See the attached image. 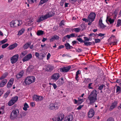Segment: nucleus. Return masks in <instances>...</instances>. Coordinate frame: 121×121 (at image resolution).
<instances>
[{
	"mask_svg": "<svg viewBox=\"0 0 121 121\" xmlns=\"http://www.w3.org/2000/svg\"><path fill=\"white\" fill-rule=\"evenodd\" d=\"M70 35L71 37V38H76L78 35L77 34L74 33H72L71 34H70Z\"/></svg>",
	"mask_w": 121,
	"mask_h": 121,
	"instance_id": "72a5a7b5",
	"label": "nucleus"
},
{
	"mask_svg": "<svg viewBox=\"0 0 121 121\" xmlns=\"http://www.w3.org/2000/svg\"><path fill=\"white\" fill-rule=\"evenodd\" d=\"M74 104H77L78 103V100H77L76 99H74Z\"/></svg>",
	"mask_w": 121,
	"mask_h": 121,
	"instance_id": "e2e57ef3",
	"label": "nucleus"
},
{
	"mask_svg": "<svg viewBox=\"0 0 121 121\" xmlns=\"http://www.w3.org/2000/svg\"><path fill=\"white\" fill-rule=\"evenodd\" d=\"M53 69V67L50 65H48L46 68V70L47 71H51Z\"/></svg>",
	"mask_w": 121,
	"mask_h": 121,
	"instance_id": "a878e982",
	"label": "nucleus"
},
{
	"mask_svg": "<svg viewBox=\"0 0 121 121\" xmlns=\"http://www.w3.org/2000/svg\"><path fill=\"white\" fill-rule=\"evenodd\" d=\"M121 26V20L118 19L117 21L116 26L118 27Z\"/></svg>",
	"mask_w": 121,
	"mask_h": 121,
	"instance_id": "c9c22d12",
	"label": "nucleus"
},
{
	"mask_svg": "<svg viewBox=\"0 0 121 121\" xmlns=\"http://www.w3.org/2000/svg\"><path fill=\"white\" fill-rule=\"evenodd\" d=\"M77 39L81 43H84V41L81 38H77Z\"/></svg>",
	"mask_w": 121,
	"mask_h": 121,
	"instance_id": "a19ab883",
	"label": "nucleus"
},
{
	"mask_svg": "<svg viewBox=\"0 0 121 121\" xmlns=\"http://www.w3.org/2000/svg\"><path fill=\"white\" fill-rule=\"evenodd\" d=\"M48 18V17L46 14L44 15H41L39 16L38 19L36 20V21L38 22H39L41 21Z\"/></svg>",
	"mask_w": 121,
	"mask_h": 121,
	"instance_id": "6e6552de",
	"label": "nucleus"
},
{
	"mask_svg": "<svg viewBox=\"0 0 121 121\" xmlns=\"http://www.w3.org/2000/svg\"><path fill=\"white\" fill-rule=\"evenodd\" d=\"M18 99V97L17 96L13 97L8 102V105L9 106L12 105L17 101Z\"/></svg>",
	"mask_w": 121,
	"mask_h": 121,
	"instance_id": "20e7f679",
	"label": "nucleus"
},
{
	"mask_svg": "<svg viewBox=\"0 0 121 121\" xmlns=\"http://www.w3.org/2000/svg\"><path fill=\"white\" fill-rule=\"evenodd\" d=\"M27 12V11L26 10H24L22 12V13L24 15L26 14Z\"/></svg>",
	"mask_w": 121,
	"mask_h": 121,
	"instance_id": "bf43d9fd",
	"label": "nucleus"
},
{
	"mask_svg": "<svg viewBox=\"0 0 121 121\" xmlns=\"http://www.w3.org/2000/svg\"><path fill=\"white\" fill-rule=\"evenodd\" d=\"M64 47V46L63 45H61L58 48V49H60L61 48H63Z\"/></svg>",
	"mask_w": 121,
	"mask_h": 121,
	"instance_id": "774afa93",
	"label": "nucleus"
},
{
	"mask_svg": "<svg viewBox=\"0 0 121 121\" xmlns=\"http://www.w3.org/2000/svg\"><path fill=\"white\" fill-rule=\"evenodd\" d=\"M17 44L16 43H15L9 46L8 48H9L10 50H12L17 47Z\"/></svg>",
	"mask_w": 121,
	"mask_h": 121,
	"instance_id": "4be33fe9",
	"label": "nucleus"
},
{
	"mask_svg": "<svg viewBox=\"0 0 121 121\" xmlns=\"http://www.w3.org/2000/svg\"><path fill=\"white\" fill-rule=\"evenodd\" d=\"M44 32L42 30H39L37 31V35L38 36H40L44 34Z\"/></svg>",
	"mask_w": 121,
	"mask_h": 121,
	"instance_id": "c85d7f7f",
	"label": "nucleus"
},
{
	"mask_svg": "<svg viewBox=\"0 0 121 121\" xmlns=\"http://www.w3.org/2000/svg\"><path fill=\"white\" fill-rule=\"evenodd\" d=\"M48 108L50 110L55 111L58 109V106L53 103H51L48 106Z\"/></svg>",
	"mask_w": 121,
	"mask_h": 121,
	"instance_id": "7ed1b4c3",
	"label": "nucleus"
},
{
	"mask_svg": "<svg viewBox=\"0 0 121 121\" xmlns=\"http://www.w3.org/2000/svg\"><path fill=\"white\" fill-rule=\"evenodd\" d=\"M99 36H100L101 37L103 36H104L105 34H102L101 33H99L98 34H97Z\"/></svg>",
	"mask_w": 121,
	"mask_h": 121,
	"instance_id": "4d7b16f0",
	"label": "nucleus"
},
{
	"mask_svg": "<svg viewBox=\"0 0 121 121\" xmlns=\"http://www.w3.org/2000/svg\"><path fill=\"white\" fill-rule=\"evenodd\" d=\"M7 81L6 79H3L0 83V87H3L6 83Z\"/></svg>",
	"mask_w": 121,
	"mask_h": 121,
	"instance_id": "b1692460",
	"label": "nucleus"
},
{
	"mask_svg": "<svg viewBox=\"0 0 121 121\" xmlns=\"http://www.w3.org/2000/svg\"><path fill=\"white\" fill-rule=\"evenodd\" d=\"M92 83H89L88 84V88L89 89H93V88L91 86L92 85Z\"/></svg>",
	"mask_w": 121,
	"mask_h": 121,
	"instance_id": "09e8293b",
	"label": "nucleus"
},
{
	"mask_svg": "<svg viewBox=\"0 0 121 121\" xmlns=\"http://www.w3.org/2000/svg\"><path fill=\"white\" fill-rule=\"evenodd\" d=\"M97 91L95 89H94L91 91L88 97L90 104L92 105L96 102L97 99Z\"/></svg>",
	"mask_w": 121,
	"mask_h": 121,
	"instance_id": "f257e3e1",
	"label": "nucleus"
},
{
	"mask_svg": "<svg viewBox=\"0 0 121 121\" xmlns=\"http://www.w3.org/2000/svg\"><path fill=\"white\" fill-rule=\"evenodd\" d=\"M19 56L18 54H16L10 58L11 63L13 64L17 62Z\"/></svg>",
	"mask_w": 121,
	"mask_h": 121,
	"instance_id": "39448f33",
	"label": "nucleus"
},
{
	"mask_svg": "<svg viewBox=\"0 0 121 121\" xmlns=\"http://www.w3.org/2000/svg\"><path fill=\"white\" fill-rule=\"evenodd\" d=\"M95 114V112L94 109L93 108H91L88 112V116L89 118H91Z\"/></svg>",
	"mask_w": 121,
	"mask_h": 121,
	"instance_id": "9b49d317",
	"label": "nucleus"
},
{
	"mask_svg": "<svg viewBox=\"0 0 121 121\" xmlns=\"http://www.w3.org/2000/svg\"><path fill=\"white\" fill-rule=\"evenodd\" d=\"M59 39V37L56 35H55L52 36L51 39H50V42H52L53 40L55 39L58 40Z\"/></svg>",
	"mask_w": 121,
	"mask_h": 121,
	"instance_id": "412c9836",
	"label": "nucleus"
},
{
	"mask_svg": "<svg viewBox=\"0 0 121 121\" xmlns=\"http://www.w3.org/2000/svg\"><path fill=\"white\" fill-rule=\"evenodd\" d=\"M81 73V71L80 70H78L77 71L76 74V76L75 77V79L77 81V82H78V75L79 74Z\"/></svg>",
	"mask_w": 121,
	"mask_h": 121,
	"instance_id": "bb28decb",
	"label": "nucleus"
},
{
	"mask_svg": "<svg viewBox=\"0 0 121 121\" xmlns=\"http://www.w3.org/2000/svg\"><path fill=\"white\" fill-rule=\"evenodd\" d=\"M73 119V116L71 114L67 115L64 118V121H71Z\"/></svg>",
	"mask_w": 121,
	"mask_h": 121,
	"instance_id": "ddd939ff",
	"label": "nucleus"
},
{
	"mask_svg": "<svg viewBox=\"0 0 121 121\" xmlns=\"http://www.w3.org/2000/svg\"><path fill=\"white\" fill-rule=\"evenodd\" d=\"M9 45V44L8 43H6L5 44L3 45L2 46V47L3 48H5L7 47Z\"/></svg>",
	"mask_w": 121,
	"mask_h": 121,
	"instance_id": "de8ad7c7",
	"label": "nucleus"
},
{
	"mask_svg": "<svg viewBox=\"0 0 121 121\" xmlns=\"http://www.w3.org/2000/svg\"><path fill=\"white\" fill-rule=\"evenodd\" d=\"M14 79L13 78H11L9 80L7 84V87L8 88H10L12 86L14 81Z\"/></svg>",
	"mask_w": 121,
	"mask_h": 121,
	"instance_id": "dca6fc26",
	"label": "nucleus"
},
{
	"mask_svg": "<svg viewBox=\"0 0 121 121\" xmlns=\"http://www.w3.org/2000/svg\"><path fill=\"white\" fill-rule=\"evenodd\" d=\"M93 39L95 40V43H99L101 41V40L100 39Z\"/></svg>",
	"mask_w": 121,
	"mask_h": 121,
	"instance_id": "4c0bfd02",
	"label": "nucleus"
},
{
	"mask_svg": "<svg viewBox=\"0 0 121 121\" xmlns=\"http://www.w3.org/2000/svg\"><path fill=\"white\" fill-rule=\"evenodd\" d=\"M30 58V53L28 54L27 56H25L22 59L23 62H25L28 60Z\"/></svg>",
	"mask_w": 121,
	"mask_h": 121,
	"instance_id": "5701e85b",
	"label": "nucleus"
},
{
	"mask_svg": "<svg viewBox=\"0 0 121 121\" xmlns=\"http://www.w3.org/2000/svg\"><path fill=\"white\" fill-rule=\"evenodd\" d=\"M9 92H7L4 95V99H5L8 96V95L9 94Z\"/></svg>",
	"mask_w": 121,
	"mask_h": 121,
	"instance_id": "8fccbe9b",
	"label": "nucleus"
},
{
	"mask_svg": "<svg viewBox=\"0 0 121 121\" xmlns=\"http://www.w3.org/2000/svg\"><path fill=\"white\" fill-rule=\"evenodd\" d=\"M117 104L118 102L117 101H115L113 102L112 103L109 108V110L111 111L115 108L117 106Z\"/></svg>",
	"mask_w": 121,
	"mask_h": 121,
	"instance_id": "f8f14e48",
	"label": "nucleus"
},
{
	"mask_svg": "<svg viewBox=\"0 0 121 121\" xmlns=\"http://www.w3.org/2000/svg\"><path fill=\"white\" fill-rule=\"evenodd\" d=\"M104 86V85L102 84V85H100L98 88V89L99 90H102Z\"/></svg>",
	"mask_w": 121,
	"mask_h": 121,
	"instance_id": "a18cd8bd",
	"label": "nucleus"
},
{
	"mask_svg": "<svg viewBox=\"0 0 121 121\" xmlns=\"http://www.w3.org/2000/svg\"><path fill=\"white\" fill-rule=\"evenodd\" d=\"M7 75V73H4L3 74L2 76L0 78V79L2 80L5 78Z\"/></svg>",
	"mask_w": 121,
	"mask_h": 121,
	"instance_id": "37998d69",
	"label": "nucleus"
},
{
	"mask_svg": "<svg viewBox=\"0 0 121 121\" xmlns=\"http://www.w3.org/2000/svg\"><path fill=\"white\" fill-rule=\"evenodd\" d=\"M84 45L86 46H89L91 45H95V42L94 41L92 42H84Z\"/></svg>",
	"mask_w": 121,
	"mask_h": 121,
	"instance_id": "6ab92c4d",
	"label": "nucleus"
},
{
	"mask_svg": "<svg viewBox=\"0 0 121 121\" xmlns=\"http://www.w3.org/2000/svg\"><path fill=\"white\" fill-rule=\"evenodd\" d=\"M35 56L37 57H39V55L38 53L37 52H36L35 53Z\"/></svg>",
	"mask_w": 121,
	"mask_h": 121,
	"instance_id": "680f3d73",
	"label": "nucleus"
},
{
	"mask_svg": "<svg viewBox=\"0 0 121 121\" xmlns=\"http://www.w3.org/2000/svg\"><path fill=\"white\" fill-rule=\"evenodd\" d=\"M84 42H86V41H88L89 40H91V39H89L87 37H84Z\"/></svg>",
	"mask_w": 121,
	"mask_h": 121,
	"instance_id": "79ce46f5",
	"label": "nucleus"
},
{
	"mask_svg": "<svg viewBox=\"0 0 121 121\" xmlns=\"http://www.w3.org/2000/svg\"><path fill=\"white\" fill-rule=\"evenodd\" d=\"M51 55L50 53H48V54L47 56V59L48 60L49 58L50 57V56Z\"/></svg>",
	"mask_w": 121,
	"mask_h": 121,
	"instance_id": "69168bd1",
	"label": "nucleus"
},
{
	"mask_svg": "<svg viewBox=\"0 0 121 121\" xmlns=\"http://www.w3.org/2000/svg\"><path fill=\"white\" fill-rule=\"evenodd\" d=\"M83 106V105H80L77 108V109L78 110H79L81 109Z\"/></svg>",
	"mask_w": 121,
	"mask_h": 121,
	"instance_id": "0e129e2a",
	"label": "nucleus"
},
{
	"mask_svg": "<svg viewBox=\"0 0 121 121\" xmlns=\"http://www.w3.org/2000/svg\"><path fill=\"white\" fill-rule=\"evenodd\" d=\"M19 112L18 109H16L12 111L11 113L10 117L11 119H14L17 117Z\"/></svg>",
	"mask_w": 121,
	"mask_h": 121,
	"instance_id": "f03ea898",
	"label": "nucleus"
},
{
	"mask_svg": "<svg viewBox=\"0 0 121 121\" xmlns=\"http://www.w3.org/2000/svg\"><path fill=\"white\" fill-rule=\"evenodd\" d=\"M80 26L81 27V29L82 31L83 30L86 28V26L85 25V24L83 23L81 24L80 25Z\"/></svg>",
	"mask_w": 121,
	"mask_h": 121,
	"instance_id": "7c9ffc66",
	"label": "nucleus"
},
{
	"mask_svg": "<svg viewBox=\"0 0 121 121\" xmlns=\"http://www.w3.org/2000/svg\"><path fill=\"white\" fill-rule=\"evenodd\" d=\"M18 20H16L14 21H12L10 22V25L11 27L17 26H18Z\"/></svg>",
	"mask_w": 121,
	"mask_h": 121,
	"instance_id": "4468645a",
	"label": "nucleus"
},
{
	"mask_svg": "<svg viewBox=\"0 0 121 121\" xmlns=\"http://www.w3.org/2000/svg\"><path fill=\"white\" fill-rule=\"evenodd\" d=\"M30 42L26 43L24 45L23 47L25 49L27 48L30 46Z\"/></svg>",
	"mask_w": 121,
	"mask_h": 121,
	"instance_id": "c756f323",
	"label": "nucleus"
},
{
	"mask_svg": "<svg viewBox=\"0 0 121 121\" xmlns=\"http://www.w3.org/2000/svg\"><path fill=\"white\" fill-rule=\"evenodd\" d=\"M108 21L110 24H112L113 23L114 20V19H112L111 18H110L108 20Z\"/></svg>",
	"mask_w": 121,
	"mask_h": 121,
	"instance_id": "ea45409f",
	"label": "nucleus"
},
{
	"mask_svg": "<svg viewBox=\"0 0 121 121\" xmlns=\"http://www.w3.org/2000/svg\"><path fill=\"white\" fill-rule=\"evenodd\" d=\"M71 68L70 66L61 68L60 69V71L61 72H67L69 71Z\"/></svg>",
	"mask_w": 121,
	"mask_h": 121,
	"instance_id": "9d476101",
	"label": "nucleus"
},
{
	"mask_svg": "<svg viewBox=\"0 0 121 121\" xmlns=\"http://www.w3.org/2000/svg\"><path fill=\"white\" fill-rule=\"evenodd\" d=\"M27 53V52L26 51L23 52L21 53V54L20 56V57L21 58H22Z\"/></svg>",
	"mask_w": 121,
	"mask_h": 121,
	"instance_id": "2f4dec72",
	"label": "nucleus"
},
{
	"mask_svg": "<svg viewBox=\"0 0 121 121\" xmlns=\"http://www.w3.org/2000/svg\"><path fill=\"white\" fill-rule=\"evenodd\" d=\"M30 66H29L26 69V72L27 73H30Z\"/></svg>",
	"mask_w": 121,
	"mask_h": 121,
	"instance_id": "603ef678",
	"label": "nucleus"
},
{
	"mask_svg": "<svg viewBox=\"0 0 121 121\" xmlns=\"http://www.w3.org/2000/svg\"><path fill=\"white\" fill-rule=\"evenodd\" d=\"M32 99L34 100L36 102H39L42 100L43 99L42 96H38L37 95H34L32 96Z\"/></svg>",
	"mask_w": 121,
	"mask_h": 121,
	"instance_id": "423d86ee",
	"label": "nucleus"
},
{
	"mask_svg": "<svg viewBox=\"0 0 121 121\" xmlns=\"http://www.w3.org/2000/svg\"><path fill=\"white\" fill-rule=\"evenodd\" d=\"M35 77L33 76H31V84L34 82L35 81Z\"/></svg>",
	"mask_w": 121,
	"mask_h": 121,
	"instance_id": "f704fd0d",
	"label": "nucleus"
},
{
	"mask_svg": "<svg viewBox=\"0 0 121 121\" xmlns=\"http://www.w3.org/2000/svg\"><path fill=\"white\" fill-rule=\"evenodd\" d=\"M107 121H114V119L110 117L108 119Z\"/></svg>",
	"mask_w": 121,
	"mask_h": 121,
	"instance_id": "864d4df0",
	"label": "nucleus"
},
{
	"mask_svg": "<svg viewBox=\"0 0 121 121\" xmlns=\"http://www.w3.org/2000/svg\"><path fill=\"white\" fill-rule=\"evenodd\" d=\"M46 14L48 18L54 16L55 14V12L52 11L50 12H49Z\"/></svg>",
	"mask_w": 121,
	"mask_h": 121,
	"instance_id": "f3484780",
	"label": "nucleus"
},
{
	"mask_svg": "<svg viewBox=\"0 0 121 121\" xmlns=\"http://www.w3.org/2000/svg\"><path fill=\"white\" fill-rule=\"evenodd\" d=\"M116 87H117V89L116 90V93H120L121 92V87L119 86L116 85L115 86Z\"/></svg>",
	"mask_w": 121,
	"mask_h": 121,
	"instance_id": "cd10ccee",
	"label": "nucleus"
},
{
	"mask_svg": "<svg viewBox=\"0 0 121 121\" xmlns=\"http://www.w3.org/2000/svg\"><path fill=\"white\" fill-rule=\"evenodd\" d=\"M24 82L26 85H29L30 84V76L25 79Z\"/></svg>",
	"mask_w": 121,
	"mask_h": 121,
	"instance_id": "aec40b11",
	"label": "nucleus"
},
{
	"mask_svg": "<svg viewBox=\"0 0 121 121\" xmlns=\"http://www.w3.org/2000/svg\"><path fill=\"white\" fill-rule=\"evenodd\" d=\"M7 41V39H4L2 40L1 41V42L2 43V44H4Z\"/></svg>",
	"mask_w": 121,
	"mask_h": 121,
	"instance_id": "5fc2aeb1",
	"label": "nucleus"
},
{
	"mask_svg": "<svg viewBox=\"0 0 121 121\" xmlns=\"http://www.w3.org/2000/svg\"><path fill=\"white\" fill-rule=\"evenodd\" d=\"M91 81V79L90 78H85V79L84 82L86 83H87Z\"/></svg>",
	"mask_w": 121,
	"mask_h": 121,
	"instance_id": "c03bdc74",
	"label": "nucleus"
},
{
	"mask_svg": "<svg viewBox=\"0 0 121 121\" xmlns=\"http://www.w3.org/2000/svg\"><path fill=\"white\" fill-rule=\"evenodd\" d=\"M66 48L67 49H70V45L68 43H66L65 44Z\"/></svg>",
	"mask_w": 121,
	"mask_h": 121,
	"instance_id": "e433bc0d",
	"label": "nucleus"
},
{
	"mask_svg": "<svg viewBox=\"0 0 121 121\" xmlns=\"http://www.w3.org/2000/svg\"><path fill=\"white\" fill-rule=\"evenodd\" d=\"M60 77V75L59 73H56L51 76V78L52 79L56 81L59 79Z\"/></svg>",
	"mask_w": 121,
	"mask_h": 121,
	"instance_id": "1a4fd4ad",
	"label": "nucleus"
},
{
	"mask_svg": "<svg viewBox=\"0 0 121 121\" xmlns=\"http://www.w3.org/2000/svg\"><path fill=\"white\" fill-rule=\"evenodd\" d=\"M65 36L66 38L67 37L68 39H70L71 38L70 34L69 35H68Z\"/></svg>",
	"mask_w": 121,
	"mask_h": 121,
	"instance_id": "338daca9",
	"label": "nucleus"
},
{
	"mask_svg": "<svg viewBox=\"0 0 121 121\" xmlns=\"http://www.w3.org/2000/svg\"><path fill=\"white\" fill-rule=\"evenodd\" d=\"M76 51L77 52H81L82 51V49H81L79 48L77 49H76Z\"/></svg>",
	"mask_w": 121,
	"mask_h": 121,
	"instance_id": "3c124183",
	"label": "nucleus"
},
{
	"mask_svg": "<svg viewBox=\"0 0 121 121\" xmlns=\"http://www.w3.org/2000/svg\"><path fill=\"white\" fill-rule=\"evenodd\" d=\"M52 85L53 86L54 89H56L57 87V86L56 85L55 83H53L52 84Z\"/></svg>",
	"mask_w": 121,
	"mask_h": 121,
	"instance_id": "6e6d98bb",
	"label": "nucleus"
},
{
	"mask_svg": "<svg viewBox=\"0 0 121 121\" xmlns=\"http://www.w3.org/2000/svg\"><path fill=\"white\" fill-rule=\"evenodd\" d=\"M24 72L23 70L21 71L18 73L16 75V77L17 79H19L20 78L22 77L23 76Z\"/></svg>",
	"mask_w": 121,
	"mask_h": 121,
	"instance_id": "a211bd4d",
	"label": "nucleus"
},
{
	"mask_svg": "<svg viewBox=\"0 0 121 121\" xmlns=\"http://www.w3.org/2000/svg\"><path fill=\"white\" fill-rule=\"evenodd\" d=\"M96 16V14L95 13H91L89 14L88 17V19L91 21V22H93L94 21Z\"/></svg>",
	"mask_w": 121,
	"mask_h": 121,
	"instance_id": "0eeeda50",
	"label": "nucleus"
},
{
	"mask_svg": "<svg viewBox=\"0 0 121 121\" xmlns=\"http://www.w3.org/2000/svg\"><path fill=\"white\" fill-rule=\"evenodd\" d=\"M26 25L27 27L29 26H30V22H27L25 24Z\"/></svg>",
	"mask_w": 121,
	"mask_h": 121,
	"instance_id": "13d9d810",
	"label": "nucleus"
},
{
	"mask_svg": "<svg viewBox=\"0 0 121 121\" xmlns=\"http://www.w3.org/2000/svg\"><path fill=\"white\" fill-rule=\"evenodd\" d=\"M31 105L32 107H34L35 105V103L34 102L31 103Z\"/></svg>",
	"mask_w": 121,
	"mask_h": 121,
	"instance_id": "052dcab7",
	"label": "nucleus"
},
{
	"mask_svg": "<svg viewBox=\"0 0 121 121\" xmlns=\"http://www.w3.org/2000/svg\"><path fill=\"white\" fill-rule=\"evenodd\" d=\"M78 103L81 104L83 102V99H81L79 98H78Z\"/></svg>",
	"mask_w": 121,
	"mask_h": 121,
	"instance_id": "49530a36",
	"label": "nucleus"
},
{
	"mask_svg": "<svg viewBox=\"0 0 121 121\" xmlns=\"http://www.w3.org/2000/svg\"><path fill=\"white\" fill-rule=\"evenodd\" d=\"M98 25L99 26V28L102 29L104 28L106 26L104 25L102 22V20L101 18L99 21Z\"/></svg>",
	"mask_w": 121,
	"mask_h": 121,
	"instance_id": "2eb2a0df",
	"label": "nucleus"
},
{
	"mask_svg": "<svg viewBox=\"0 0 121 121\" xmlns=\"http://www.w3.org/2000/svg\"><path fill=\"white\" fill-rule=\"evenodd\" d=\"M24 29H22L19 31L18 33V35H21L24 33Z\"/></svg>",
	"mask_w": 121,
	"mask_h": 121,
	"instance_id": "58836bf2",
	"label": "nucleus"
},
{
	"mask_svg": "<svg viewBox=\"0 0 121 121\" xmlns=\"http://www.w3.org/2000/svg\"><path fill=\"white\" fill-rule=\"evenodd\" d=\"M24 106V107L23 108V109L25 111L26 110H27V108L29 107L28 105L26 103L25 104Z\"/></svg>",
	"mask_w": 121,
	"mask_h": 121,
	"instance_id": "473e14b6",
	"label": "nucleus"
},
{
	"mask_svg": "<svg viewBox=\"0 0 121 121\" xmlns=\"http://www.w3.org/2000/svg\"><path fill=\"white\" fill-rule=\"evenodd\" d=\"M81 30V29L79 28H72L71 30L72 32H75L76 33L79 32Z\"/></svg>",
	"mask_w": 121,
	"mask_h": 121,
	"instance_id": "393cba45",
	"label": "nucleus"
}]
</instances>
